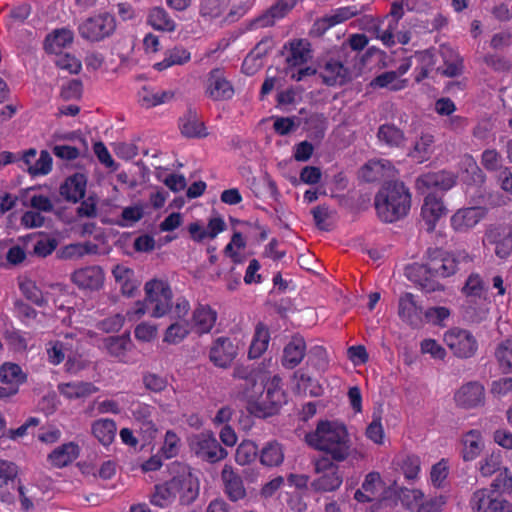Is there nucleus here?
<instances>
[{
	"instance_id": "obj_35",
	"label": "nucleus",
	"mask_w": 512,
	"mask_h": 512,
	"mask_svg": "<svg viewBox=\"0 0 512 512\" xmlns=\"http://www.w3.org/2000/svg\"><path fill=\"white\" fill-rule=\"evenodd\" d=\"M116 432L117 425L113 419L101 418L91 424L92 435L106 447L113 443Z\"/></svg>"
},
{
	"instance_id": "obj_40",
	"label": "nucleus",
	"mask_w": 512,
	"mask_h": 512,
	"mask_svg": "<svg viewBox=\"0 0 512 512\" xmlns=\"http://www.w3.org/2000/svg\"><path fill=\"white\" fill-rule=\"evenodd\" d=\"M377 137L380 143L390 148L402 147L406 140L404 132L394 124L381 125Z\"/></svg>"
},
{
	"instance_id": "obj_14",
	"label": "nucleus",
	"mask_w": 512,
	"mask_h": 512,
	"mask_svg": "<svg viewBox=\"0 0 512 512\" xmlns=\"http://www.w3.org/2000/svg\"><path fill=\"white\" fill-rule=\"evenodd\" d=\"M238 354L234 341L225 336L216 338L209 350V359L217 367H229Z\"/></svg>"
},
{
	"instance_id": "obj_13",
	"label": "nucleus",
	"mask_w": 512,
	"mask_h": 512,
	"mask_svg": "<svg viewBox=\"0 0 512 512\" xmlns=\"http://www.w3.org/2000/svg\"><path fill=\"white\" fill-rule=\"evenodd\" d=\"M18 481L19 466L13 461L0 458V502H15L14 490Z\"/></svg>"
},
{
	"instance_id": "obj_19",
	"label": "nucleus",
	"mask_w": 512,
	"mask_h": 512,
	"mask_svg": "<svg viewBox=\"0 0 512 512\" xmlns=\"http://www.w3.org/2000/svg\"><path fill=\"white\" fill-rule=\"evenodd\" d=\"M455 183L456 179L453 173L441 170L420 175L416 180V189L421 192L428 189L447 191L451 189Z\"/></svg>"
},
{
	"instance_id": "obj_51",
	"label": "nucleus",
	"mask_w": 512,
	"mask_h": 512,
	"mask_svg": "<svg viewBox=\"0 0 512 512\" xmlns=\"http://www.w3.org/2000/svg\"><path fill=\"white\" fill-rule=\"evenodd\" d=\"M154 408L148 404H138L133 410L134 419L141 425V429L153 434L157 431L156 425L152 419Z\"/></svg>"
},
{
	"instance_id": "obj_15",
	"label": "nucleus",
	"mask_w": 512,
	"mask_h": 512,
	"mask_svg": "<svg viewBox=\"0 0 512 512\" xmlns=\"http://www.w3.org/2000/svg\"><path fill=\"white\" fill-rule=\"evenodd\" d=\"M234 87L220 68L212 69L207 78L206 94L214 101L229 100L234 96Z\"/></svg>"
},
{
	"instance_id": "obj_18",
	"label": "nucleus",
	"mask_w": 512,
	"mask_h": 512,
	"mask_svg": "<svg viewBox=\"0 0 512 512\" xmlns=\"http://www.w3.org/2000/svg\"><path fill=\"white\" fill-rule=\"evenodd\" d=\"M287 51L286 64L289 69L307 64L312 58L311 43L307 39H293L284 45Z\"/></svg>"
},
{
	"instance_id": "obj_47",
	"label": "nucleus",
	"mask_w": 512,
	"mask_h": 512,
	"mask_svg": "<svg viewBox=\"0 0 512 512\" xmlns=\"http://www.w3.org/2000/svg\"><path fill=\"white\" fill-rule=\"evenodd\" d=\"M148 23L156 30L172 32L175 30V21L163 7H154L148 14Z\"/></svg>"
},
{
	"instance_id": "obj_36",
	"label": "nucleus",
	"mask_w": 512,
	"mask_h": 512,
	"mask_svg": "<svg viewBox=\"0 0 512 512\" xmlns=\"http://www.w3.org/2000/svg\"><path fill=\"white\" fill-rule=\"evenodd\" d=\"M61 395L67 399H79L88 397L99 391V388L91 382H69L58 386Z\"/></svg>"
},
{
	"instance_id": "obj_64",
	"label": "nucleus",
	"mask_w": 512,
	"mask_h": 512,
	"mask_svg": "<svg viewBox=\"0 0 512 512\" xmlns=\"http://www.w3.org/2000/svg\"><path fill=\"white\" fill-rule=\"evenodd\" d=\"M308 362L318 370H324L328 366V354L322 345L311 347L307 353Z\"/></svg>"
},
{
	"instance_id": "obj_50",
	"label": "nucleus",
	"mask_w": 512,
	"mask_h": 512,
	"mask_svg": "<svg viewBox=\"0 0 512 512\" xmlns=\"http://www.w3.org/2000/svg\"><path fill=\"white\" fill-rule=\"evenodd\" d=\"M29 240H34L33 253L39 257H47L57 248L58 242L54 237L43 234L28 235Z\"/></svg>"
},
{
	"instance_id": "obj_23",
	"label": "nucleus",
	"mask_w": 512,
	"mask_h": 512,
	"mask_svg": "<svg viewBox=\"0 0 512 512\" xmlns=\"http://www.w3.org/2000/svg\"><path fill=\"white\" fill-rule=\"evenodd\" d=\"M447 208L444 205L442 197L435 193H428L421 208V216L427 225V231L432 232L439 219L445 215Z\"/></svg>"
},
{
	"instance_id": "obj_5",
	"label": "nucleus",
	"mask_w": 512,
	"mask_h": 512,
	"mask_svg": "<svg viewBox=\"0 0 512 512\" xmlns=\"http://www.w3.org/2000/svg\"><path fill=\"white\" fill-rule=\"evenodd\" d=\"M170 474L169 481L180 504H192L200 492V481L193 469L187 464L173 462L170 466Z\"/></svg>"
},
{
	"instance_id": "obj_53",
	"label": "nucleus",
	"mask_w": 512,
	"mask_h": 512,
	"mask_svg": "<svg viewBox=\"0 0 512 512\" xmlns=\"http://www.w3.org/2000/svg\"><path fill=\"white\" fill-rule=\"evenodd\" d=\"M502 453L500 450L485 455L478 463V469L483 477H490L501 470Z\"/></svg>"
},
{
	"instance_id": "obj_62",
	"label": "nucleus",
	"mask_w": 512,
	"mask_h": 512,
	"mask_svg": "<svg viewBox=\"0 0 512 512\" xmlns=\"http://www.w3.org/2000/svg\"><path fill=\"white\" fill-rule=\"evenodd\" d=\"M55 64L59 69L70 74H78L82 68L81 61L69 53L57 54Z\"/></svg>"
},
{
	"instance_id": "obj_7",
	"label": "nucleus",
	"mask_w": 512,
	"mask_h": 512,
	"mask_svg": "<svg viewBox=\"0 0 512 512\" xmlns=\"http://www.w3.org/2000/svg\"><path fill=\"white\" fill-rule=\"evenodd\" d=\"M314 471L319 476L311 482V488L315 492H334L343 483V476L335 461L329 457L321 456L314 460Z\"/></svg>"
},
{
	"instance_id": "obj_31",
	"label": "nucleus",
	"mask_w": 512,
	"mask_h": 512,
	"mask_svg": "<svg viewBox=\"0 0 512 512\" xmlns=\"http://www.w3.org/2000/svg\"><path fill=\"white\" fill-rule=\"evenodd\" d=\"M74 33L68 28L55 29L44 41L45 50L49 53L60 54L62 50L73 43Z\"/></svg>"
},
{
	"instance_id": "obj_44",
	"label": "nucleus",
	"mask_w": 512,
	"mask_h": 512,
	"mask_svg": "<svg viewBox=\"0 0 512 512\" xmlns=\"http://www.w3.org/2000/svg\"><path fill=\"white\" fill-rule=\"evenodd\" d=\"M284 461L283 446L277 441H270L260 452V462L267 467H278Z\"/></svg>"
},
{
	"instance_id": "obj_37",
	"label": "nucleus",
	"mask_w": 512,
	"mask_h": 512,
	"mask_svg": "<svg viewBox=\"0 0 512 512\" xmlns=\"http://www.w3.org/2000/svg\"><path fill=\"white\" fill-rule=\"evenodd\" d=\"M138 103L146 108H153L161 104L169 102L173 97L174 93L171 91H154L148 86H143L137 94Z\"/></svg>"
},
{
	"instance_id": "obj_56",
	"label": "nucleus",
	"mask_w": 512,
	"mask_h": 512,
	"mask_svg": "<svg viewBox=\"0 0 512 512\" xmlns=\"http://www.w3.org/2000/svg\"><path fill=\"white\" fill-rule=\"evenodd\" d=\"M462 293L466 298L487 297L485 284L481 276L477 273L470 274L462 288Z\"/></svg>"
},
{
	"instance_id": "obj_52",
	"label": "nucleus",
	"mask_w": 512,
	"mask_h": 512,
	"mask_svg": "<svg viewBox=\"0 0 512 512\" xmlns=\"http://www.w3.org/2000/svg\"><path fill=\"white\" fill-rule=\"evenodd\" d=\"M371 85L379 88H388L391 91H399L406 87L407 80L399 79L395 71H387L375 77Z\"/></svg>"
},
{
	"instance_id": "obj_25",
	"label": "nucleus",
	"mask_w": 512,
	"mask_h": 512,
	"mask_svg": "<svg viewBox=\"0 0 512 512\" xmlns=\"http://www.w3.org/2000/svg\"><path fill=\"white\" fill-rule=\"evenodd\" d=\"M218 313L207 304H199L195 307L191 318V327L198 335L208 334L214 328Z\"/></svg>"
},
{
	"instance_id": "obj_21",
	"label": "nucleus",
	"mask_w": 512,
	"mask_h": 512,
	"mask_svg": "<svg viewBox=\"0 0 512 512\" xmlns=\"http://www.w3.org/2000/svg\"><path fill=\"white\" fill-rule=\"evenodd\" d=\"M71 281L80 289L98 290L103 285L104 273L100 266H87L75 270Z\"/></svg>"
},
{
	"instance_id": "obj_63",
	"label": "nucleus",
	"mask_w": 512,
	"mask_h": 512,
	"mask_svg": "<svg viewBox=\"0 0 512 512\" xmlns=\"http://www.w3.org/2000/svg\"><path fill=\"white\" fill-rule=\"evenodd\" d=\"M67 350V345L60 340L50 341L46 345V352L48 356V361L52 365H59L65 359V351Z\"/></svg>"
},
{
	"instance_id": "obj_60",
	"label": "nucleus",
	"mask_w": 512,
	"mask_h": 512,
	"mask_svg": "<svg viewBox=\"0 0 512 512\" xmlns=\"http://www.w3.org/2000/svg\"><path fill=\"white\" fill-rule=\"evenodd\" d=\"M495 356L504 370L512 372V338L498 345Z\"/></svg>"
},
{
	"instance_id": "obj_33",
	"label": "nucleus",
	"mask_w": 512,
	"mask_h": 512,
	"mask_svg": "<svg viewBox=\"0 0 512 512\" xmlns=\"http://www.w3.org/2000/svg\"><path fill=\"white\" fill-rule=\"evenodd\" d=\"M107 353L120 362H126L127 352L132 347L130 335L109 336L103 341Z\"/></svg>"
},
{
	"instance_id": "obj_24",
	"label": "nucleus",
	"mask_w": 512,
	"mask_h": 512,
	"mask_svg": "<svg viewBox=\"0 0 512 512\" xmlns=\"http://www.w3.org/2000/svg\"><path fill=\"white\" fill-rule=\"evenodd\" d=\"M364 10V6L349 5L343 6L330 11V13L324 15L316 21V25L323 32L344 23L345 21L360 15Z\"/></svg>"
},
{
	"instance_id": "obj_38",
	"label": "nucleus",
	"mask_w": 512,
	"mask_h": 512,
	"mask_svg": "<svg viewBox=\"0 0 512 512\" xmlns=\"http://www.w3.org/2000/svg\"><path fill=\"white\" fill-rule=\"evenodd\" d=\"M391 170L392 166L388 160H370L362 167L361 174L366 182H377L390 176Z\"/></svg>"
},
{
	"instance_id": "obj_8",
	"label": "nucleus",
	"mask_w": 512,
	"mask_h": 512,
	"mask_svg": "<svg viewBox=\"0 0 512 512\" xmlns=\"http://www.w3.org/2000/svg\"><path fill=\"white\" fill-rule=\"evenodd\" d=\"M146 302L152 305L151 316L161 318L172 310L173 293L168 282L152 279L144 286Z\"/></svg>"
},
{
	"instance_id": "obj_41",
	"label": "nucleus",
	"mask_w": 512,
	"mask_h": 512,
	"mask_svg": "<svg viewBox=\"0 0 512 512\" xmlns=\"http://www.w3.org/2000/svg\"><path fill=\"white\" fill-rule=\"evenodd\" d=\"M180 129L181 133L188 138H201L207 135L204 123L198 120L196 112L192 109H189L180 119Z\"/></svg>"
},
{
	"instance_id": "obj_2",
	"label": "nucleus",
	"mask_w": 512,
	"mask_h": 512,
	"mask_svg": "<svg viewBox=\"0 0 512 512\" xmlns=\"http://www.w3.org/2000/svg\"><path fill=\"white\" fill-rule=\"evenodd\" d=\"M458 262L455 257L442 249H429L423 264H413L407 268V276L426 292L441 291L443 285L438 278H446L456 273Z\"/></svg>"
},
{
	"instance_id": "obj_49",
	"label": "nucleus",
	"mask_w": 512,
	"mask_h": 512,
	"mask_svg": "<svg viewBox=\"0 0 512 512\" xmlns=\"http://www.w3.org/2000/svg\"><path fill=\"white\" fill-rule=\"evenodd\" d=\"M234 378L239 379L242 383L239 384L243 398L246 399V392L248 390H258L261 388V383L258 381V375L253 370L247 367H237L234 369Z\"/></svg>"
},
{
	"instance_id": "obj_45",
	"label": "nucleus",
	"mask_w": 512,
	"mask_h": 512,
	"mask_svg": "<svg viewBox=\"0 0 512 512\" xmlns=\"http://www.w3.org/2000/svg\"><path fill=\"white\" fill-rule=\"evenodd\" d=\"M229 4V0H200L199 15L205 21H212L223 16Z\"/></svg>"
},
{
	"instance_id": "obj_3",
	"label": "nucleus",
	"mask_w": 512,
	"mask_h": 512,
	"mask_svg": "<svg viewBox=\"0 0 512 512\" xmlns=\"http://www.w3.org/2000/svg\"><path fill=\"white\" fill-rule=\"evenodd\" d=\"M375 208L379 218L393 223L405 217L411 208V193L401 181H388L377 192Z\"/></svg>"
},
{
	"instance_id": "obj_48",
	"label": "nucleus",
	"mask_w": 512,
	"mask_h": 512,
	"mask_svg": "<svg viewBox=\"0 0 512 512\" xmlns=\"http://www.w3.org/2000/svg\"><path fill=\"white\" fill-rule=\"evenodd\" d=\"M434 135L429 132H422L416 140L411 156L418 162L427 161L433 153Z\"/></svg>"
},
{
	"instance_id": "obj_29",
	"label": "nucleus",
	"mask_w": 512,
	"mask_h": 512,
	"mask_svg": "<svg viewBox=\"0 0 512 512\" xmlns=\"http://www.w3.org/2000/svg\"><path fill=\"white\" fill-rule=\"evenodd\" d=\"M306 349L305 339L299 334L293 335L284 347L282 365L288 369L297 367L304 359Z\"/></svg>"
},
{
	"instance_id": "obj_43",
	"label": "nucleus",
	"mask_w": 512,
	"mask_h": 512,
	"mask_svg": "<svg viewBox=\"0 0 512 512\" xmlns=\"http://www.w3.org/2000/svg\"><path fill=\"white\" fill-rule=\"evenodd\" d=\"M270 49V41H261L259 42L256 47L251 51L244 59L242 63V72L246 75H254L258 69L260 68L261 64L258 63V61L261 60V58L267 54L268 50Z\"/></svg>"
},
{
	"instance_id": "obj_6",
	"label": "nucleus",
	"mask_w": 512,
	"mask_h": 512,
	"mask_svg": "<svg viewBox=\"0 0 512 512\" xmlns=\"http://www.w3.org/2000/svg\"><path fill=\"white\" fill-rule=\"evenodd\" d=\"M189 447L197 458L209 464L218 463L228 456V451L221 446L210 430L192 435Z\"/></svg>"
},
{
	"instance_id": "obj_30",
	"label": "nucleus",
	"mask_w": 512,
	"mask_h": 512,
	"mask_svg": "<svg viewBox=\"0 0 512 512\" xmlns=\"http://www.w3.org/2000/svg\"><path fill=\"white\" fill-rule=\"evenodd\" d=\"M79 453L80 448L78 444L75 442L64 443L48 455V461L54 467L63 468L77 459Z\"/></svg>"
},
{
	"instance_id": "obj_17",
	"label": "nucleus",
	"mask_w": 512,
	"mask_h": 512,
	"mask_svg": "<svg viewBox=\"0 0 512 512\" xmlns=\"http://www.w3.org/2000/svg\"><path fill=\"white\" fill-rule=\"evenodd\" d=\"M423 307L416 300L415 295L405 292L399 297L398 316L411 327H420L424 315Z\"/></svg>"
},
{
	"instance_id": "obj_61",
	"label": "nucleus",
	"mask_w": 512,
	"mask_h": 512,
	"mask_svg": "<svg viewBox=\"0 0 512 512\" xmlns=\"http://www.w3.org/2000/svg\"><path fill=\"white\" fill-rule=\"evenodd\" d=\"M510 233H512V228L504 224L491 225L486 229L483 241L494 246Z\"/></svg>"
},
{
	"instance_id": "obj_58",
	"label": "nucleus",
	"mask_w": 512,
	"mask_h": 512,
	"mask_svg": "<svg viewBox=\"0 0 512 512\" xmlns=\"http://www.w3.org/2000/svg\"><path fill=\"white\" fill-rule=\"evenodd\" d=\"M398 465L408 480H414L418 477L420 472L421 461L419 456L414 454L405 455L402 457Z\"/></svg>"
},
{
	"instance_id": "obj_20",
	"label": "nucleus",
	"mask_w": 512,
	"mask_h": 512,
	"mask_svg": "<svg viewBox=\"0 0 512 512\" xmlns=\"http://www.w3.org/2000/svg\"><path fill=\"white\" fill-rule=\"evenodd\" d=\"M319 76L326 86H343L351 80V73L340 61L329 59L321 67Z\"/></svg>"
},
{
	"instance_id": "obj_34",
	"label": "nucleus",
	"mask_w": 512,
	"mask_h": 512,
	"mask_svg": "<svg viewBox=\"0 0 512 512\" xmlns=\"http://www.w3.org/2000/svg\"><path fill=\"white\" fill-rule=\"evenodd\" d=\"M270 331L267 325L258 322L254 329V334L248 350V357L250 359H257L261 357L267 350L270 342Z\"/></svg>"
},
{
	"instance_id": "obj_22",
	"label": "nucleus",
	"mask_w": 512,
	"mask_h": 512,
	"mask_svg": "<svg viewBox=\"0 0 512 512\" xmlns=\"http://www.w3.org/2000/svg\"><path fill=\"white\" fill-rule=\"evenodd\" d=\"M491 301L488 297H469L462 304L463 318L472 324H479L489 316Z\"/></svg>"
},
{
	"instance_id": "obj_12",
	"label": "nucleus",
	"mask_w": 512,
	"mask_h": 512,
	"mask_svg": "<svg viewBox=\"0 0 512 512\" xmlns=\"http://www.w3.org/2000/svg\"><path fill=\"white\" fill-rule=\"evenodd\" d=\"M0 380V399H6L18 393L20 385L26 382L27 375L18 364L6 362L0 367Z\"/></svg>"
},
{
	"instance_id": "obj_10",
	"label": "nucleus",
	"mask_w": 512,
	"mask_h": 512,
	"mask_svg": "<svg viewBox=\"0 0 512 512\" xmlns=\"http://www.w3.org/2000/svg\"><path fill=\"white\" fill-rule=\"evenodd\" d=\"M444 342L453 355L459 359H469L478 351V341L467 329L453 327L444 333Z\"/></svg>"
},
{
	"instance_id": "obj_26",
	"label": "nucleus",
	"mask_w": 512,
	"mask_h": 512,
	"mask_svg": "<svg viewBox=\"0 0 512 512\" xmlns=\"http://www.w3.org/2000/svg\"><path fill=\"white\" fill-rule=\"evenodd\" d=\"M482 207H468L457 210L451 217V226L457 232H465L475 227L484 217Z\"/></svg>"
},
{
	"instance_id": "obj_46",
	"label": "nucleus",
	"mask_w": 512,
	"mask_h": 512,
	"mask_svg": "<svg viewBox=\"0 0 512 512\" xmlns=\"http://www.w3.org/2000/svg\"><path fill=\"white\" fill-rule=\"evenodd\" d=\"M176 498L170 481L167 480L154 486V491L150 496V503L159 508H167Z\"/></svg>"
},
{
	"instance_id": "obj_27",
	"label": "nucleus",
	"mask_w": 512,
	"mask_h": 512,
	"mask_svg": "<svg viewBox=\"0 0 512 512\" xmlns=\"http://www.w3.org/2000/svg\"><path fill=\"white\" fill-rule=\"evenodd\" d=\"M221 479L224 485V493L227 497L237 502L246 497V489L242 478L233 470L231 465H225L221 472Z\"/></svg>"
},
{
	"instance_id": "obj_28",
	"label": "nucleus",
	"mask_w": 512,
	"mask_h": 512,
	"mask_svg": "<svg viewBox=\"0 0 512 512\" xmlns=\"http://www.w3.org/2000/svg\"><path fill=\"white\" fill-rule=\"evenodd\" d=\"M87 178L83 173H74L61 184L60 195L68 202L77 203L86 193Z\"/></svg>"
},
{
	"instance_id": "obj_57",
	"label": "nucleus",
	"mask_w": 512,
	"mask_h": 512,
	"mask_svg": "<svg viewBox=\"0 0 512 512\" xmlns=\"http://www.w3.org/2000/svg\"><path fill=\"white\" fill-rule=\"evenodd\" d=\"M188 334L189 329L187 323L174 322L166 328L163 342L176 345L181 343Z\"/></svg>"
},
{
	"instance_id": "obj_4",
	"label": "nucleus",
	"mask_w": 512,
	"mask_h": 512,
	"mask_svg": "<svg viewBox=\"0 0 512 512\" xmlns=\"http://www.w3.org/2000/svg\"><path fill=\"white\" fill-rule=\"evenodd\" d=\"M258 390L246 392L247 409L258 418H267L277 414L283 404L287 402L286 393L282 387V379L275 375L265 384L262 381Z\"/></svg>"
},
{
	"instance_id": "obj_54",
	"label": "nucleus",
	"mask_w": 512,
	"mask_h": 512,
	"mask_svg": "<svg viewBox=\"0 0 512 512\" xmlns=\"http://www.w3.org/2000/svg\"><path fill=\"white\" fill-rule=\"evenodd\" d=\"M31 13L32 7L29 3L24 2L13 6L10 9L9 14L6 16V26L8 28H13L15 26L24 24Z\"/></svg>"
},
{
	"instance_id": "obj_55",
	"label": "nucleus",
	"mask_w": 512,
	"mask_h": 512,
	"mask_svg": "<svg viewBox=\"0 0 512 512\" xmlns=\"http://www.w3.org/2000/svg\"><path fill=\"white\" fill-rule=\"evenodd\" d=\"M257 454H258L257 445L253 441L244 440L243 442H241L238 445V447L236 449L235 461L239 465L244 466V465L252 463L256 459Z\"/></svg>"
},
{
	"instance_id": "obj_16",
	"label": "nucleus",
	"mask_w": 512,
	"mask_h": 512,
	"mask_svg": "<svg viewBox=\"0 0 512 512\" xmlns=\"http://www.w3.org/2000/svg\"><path fill=\"white\" fill-rule=\"evenodd\" d=\"M454 400L457 406L464 409L481 407L485 403L484 386L477 381L463 384L455 393Z\"/></svg>"
},
{
	"instance_id": "obj_1",
	"label": "nucleus",
	"mask_w": 512,
	"mask_h": 512,
	"mask_svg": "<svg viewBox=\"0 0 512 512\" xmlns=\"http://www.w3.org/2000/svg\"><path fill=\"white\" fill-rule=\"evenodd\" d=\"M305 441L338 463L345 461L351 454L352 443L347 427L338 421H319L315 430L306 434Z\"/></svg>"
},
{
	"instance_id": "obj_32",
	"label": "nucleus",
	"mask_w": 512,
	"mask_h": 512,
	"mask_svg": "<svg viewBox=\"0 0 512 512\" xmlns=\"http://www.w3.org/2000/svg\"><path fill=\"white\" fill-rule=\"evenodd\" d=\"M462 458L465 462L475 460L484 448L482 433L472 429L462 436Z\"/></svg>"
},
{
	"instance_id": "obj_9",
	"label": "nucleus",
	"mask_w": 512,
	"mask_h": 512,
	"mask_svg": "<svg viewBox=\"0 0 512 512\" xmlns=\"http://www.w3.org/2000/svg\"><path fill=\"white\" fill-rule=\"evenodd\" d=\"M116 30L114 15L104 12L86 18L78 26L79 35L88 41L99 42L110 37Z\"/></svg>"
},
{
	"instance_id": "obj_39",
	"label": "nucleus",
	"mask_w": 512,
	"mask_h": 512,
	"mask_svg": "<svg viewBox=\"0 0 512 512\" xmlns=\"http://www.w3.org/2000/svg\"><path fill=\"white\" fill-rule=\"evenodd\" d=\"M298 0H277L267 11V13L258 19L261 26H272L276 20L284 18L296 6Z\"/></svg>"
},
{
	"instance_id": "obj_11",
	"label": "nucleus",
	"mask_w": 512,
	"mask_h": 512,
	"mask_svg": "<svg viewBox=\"0 0 512 512\" xmlns=\"http://www.w3.org/2000/svg\"><path fill=\"white\" fill-rule=\"evenodd\" d=\"M473 512H512V504L491 488L476 490L471 499Z\"/></svg>"
},
{
	"instance_id": "obj_42",
	"label": "nucleus",
	"mask_w": 512,
	"mask_h": 512,
	"mask_svg": "<svg viewBox=\"0 0 512 512\" xmlns=\"http://www.w3.org/2000/svg\"><path fill=\"white\" fill-rule=\"evenodd\" d=\"M463 180L472 185H482L486 176L471 155H464L461 161Z\"/></svg>"
},
{
	"instance_id": "obj_59",
	"label": "nucleus",
	"mask_w": 512,
	"mask_h": 512,
	"mask_svg": "<svg viewBox=\"0 0 512 512\" xmlns=\"http://www.w3.org/2000/svg\"><path fill=\"white\" fill-rule=\"evenodd\" d=\"M53 159L47 150H41L39 158L33 166H29L28 173L31 176L47 175L52 170Z\"/></svg>"
}]
</instances>
